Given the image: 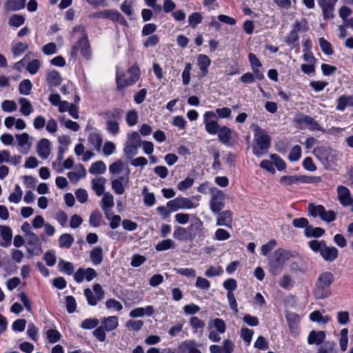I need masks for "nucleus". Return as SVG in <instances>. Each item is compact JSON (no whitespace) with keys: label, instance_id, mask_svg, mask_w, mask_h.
Instances as JSON below:
<instances>
[{"label":"nucleus","instance_id":"40","mask_svg":"<svg viewBox=\"0 0 353 353\" xmlns=\"http://www.w3.org/2000/svg\"><path fill=\"white\" fill-rule=\"evenodd\" d=\"M323 12V17L325 19L333 17V7L329 3L327 0H323L320 3Z\"/></svg>","mask_w":353,"mask_h":353},{"label":"nucleus","instance_id":"19","mask_svg":"<svg viewBox=\"0 0 353 353\" xmlns=\"http://www.w3.org/2000/svg\"><path fill=\"white\" fill-rule=\"evenodd\" d=\"M173 236L174 239L181 241H185L188 240L193 239L188 228H183L179 226L176 228L173 233Z\"/></svg>","mask_w":353,"mask_h":353},{"label":"nucleus","instance_id":"48","mask_svg":"<svg viewBox=\"0 0 353 353\" xmlns=\"http://www.w3.org/2000/svg\"><path fill=\"white\" fill-rule=\"evenodd\" d=\"M99 323V320L96 318L86 319L81 323V327L83 329L90 330L97 327Z\"/></svg>","mask_w":353,"mask_h":353},{"label":"nucleus","instance_id":"2","mask_svg":"<svg viewBox=\"0 0 353 353\" xmlns=\"http://www.w3.org/2000/svg\"><path fill=\"white\" fill-rule=\"evenodd\" d=\"M334 281V276L331 272L321 273L316 281L313 290L314 296L317 299H326L331 295V285Z\"/></svg>","mask_w":353,"mask_h":353},{"label":"nucleus","instance_id":"47","mask_svg":"<svg viewBox=\"0 0 353 353\" xmlns=\"http://www.w3.org/2000/svg\"><path fill=\"white\" fill-rule=\"evenodd\" d=\"M59 267L61 271L64 272L68 275H71L74 272L73 264L70 262H66L63 260H61L59 263Z\"/></svg>","mask_w":353,"mask_h":353},{"label":"nucleus","instance_id":"37","mask_svg":"<svg viewBox=\"0 0 353 353\" xmlns=\"http://www.w3.org/2000/svg\"><path fill=\"white\" fill-rule=\"evenodd\" d=\"M190 324L195 332H198L199 330L202 332L205 325V322L199 319L197 316L191 317L190 320Z\"/></svg>","mask_w":353,"mask_h":353},{"label":"nucleus","instance_id":"9","mask_svg":"<svg viewBox=\"0 0 353 353\" xmlns=\"http://www.w3.org/2000/svg\"><path fill=\"white\" fill-rule=\"evenodd\" d=\"M294 121L297 125L308 128L310 130L323 131L319 123L312 117L303 114H299Z\"/></svg>","mask_w":353,"mask_h":353},{"label":"nucleus","instance_id":"28","mask_svg":"<svg viewBox=\"0 0 353 353\" xmlns=\"http://www.w3.org/2000/svg\"><path fill=\"white\" fill-rule=\"evenodd\" d=\"M74 239L73 236L68 233H65L60 236L59 239V247L61 248H70L73 244Z\"/></svg>","mask_w":353,"mask_h":353},{"label":"nucleus","instance_id":"20","mask_svg":"<svg viewBox=\"0 0 353 353\" xmlns=\"http://www.w3.org/2000/svg\"><path fill=\"white\" fill-rule=\"evenodd\" d=\"M123 110L120 108H114L112 110L106 111L103 112L101 115L103 119L107 121H118L121 118V114L123 113Z\"/></svg>","mask_w":353,"mask_h":353},{"label":"nucleus","instance_id":"44","mask_svg":"<svg viewBox=\"0 0 353 353\" xmlns=\"http://www.w3.org/2000/svg\"><path fill=\"white\" fill-rule=\"evenodd\" d=\"M174 248V243L171 239L163 240L157 244L155 248L157 251H164Z\"/></svg>","mask_w":353,"mask_h":353},{"label":"nucleus","instance_id":"54","mask_svg":"<svg viewBox=\"0 0 353 353\" xmlns=\"http://www.w3.org/2000/svg\"><path fill=\"white\" fill-rule=\"evenodd\" d=\"M23 8L19 0H8L6 4V8L8 10H19Z\"/></svg>","mask_w":353,"mask_h":353},{"label":"nucleus","instance_id":"1","mask_svg":"<svg viewBox=\"0 0 353 353\" xmlns=\"http://www.w3.org/2000/svg\"><path fill=\"white\" fill-rule=\"evenodd\" d=\"M254 131V141L252 145V152L259 157L263 155L270 146L271 139L265 130L255 124L251 125Z\"/></svg>","mask_w":353,"mask_h":353},{"label":"nucleus","instance_id":"62","mask_svg":"<svg viewBox=\"0 0 353 353\" xmlns=\"http://www.w3.org/2000/svg\"><path fill=\"white\" fill-rule=\"evenodd\" d=\"M41 67V63L38 59H33L27 65V70L31 74H36Z\"/></svg>","mask_w":353,"mask_h":353},{"label":"nucleus","instance_id":"7","mask_svg":"<svg viewBox=\"0 0 353 353\" xmlns=\"http://www.w3.org/2000/svg\"><path fill=\"white\" fill-rule=\"evenodd\" d=\"M131 74L130 77L127 80H122V77L119 73L117 74V83L119 89L123 88L126 86L136 83L139 79V69L137 66L133 65L129 69Z\"/></svg>","mask_w":353,"mask_h":353},{"label":"nucleus","instance_id":"12","mask_svg":"<svg viewBox=\"0 0 353 353\" xmlns=\"http://www.w3.org/2000/svg\"><path fill=\"white\" fill-rule=\"evenodd\" d=\"M16 139L19 146L21 148L20 152L22 154H27L30 150L32 143L30 141V136L28 133L24 132L21 134H16Z\"/></svg>","mask_w":353,"mask_h":353},{"label":"nucleus","instance_id":"10","mask_svg":"<svg viewBox=\"0 0 353 353\" xmlns=\"http://www.w3.org/2000/svg\"><path fill=\"white\" fill-rule=\"evenodd\" d=\"M232 213L230 210L219 212L216 217V225L232 228Z\"/></svg>","mask_w":353,"mask_h":353},{"label":"nucleus","instance_id":"51","mask_svg":"<svg viewBox=\"0 0 353 353\" xmlns=\"http://www.w3.org/2000/svg\"><path fill=\"white\" fill-rule=\"evenodd\" d=\"M25 22V18L19 14H14L9 19V25L14 27H19Z\"/></svg>","mask_w":353,"mask_h":353},{"label":"nucleus","instance_id":"35","mask_svg":"<svg viewBox=\"0 0 353 353\" xmlns=\"http://www.w3.org/2000/svg\"><path fill=\"white\" fill-rule=\"evenodd\" d=\"M280 181L284 185H292L294 184L301 183V176H283L281 178Z\"/></svg>","mask_w":353,"mask_h":353},{"label":"nucleus","instance_id":"14","mask_svg":"<svg viewBox=\"0 0 353 353\" xmlns=\"http://www.w3.org/2000/svg\"><path fill=\"white\" fill-rule=\"evenodd\" d=\"M77 45L82 56L86 59H90L92 55V51L88 36L84 35L77 41Z\"/></svg>","mask_w":353,"mask_h":353},{"label":"nucleus","instance_id":"34","mask_svg":"<svg viewBox=\"0 0 353 353\" xmlns=\"http://www.w3.org/2000/svg\"><path fill=\"white\" fill-rule=\"evenodd\" d=\"M32 88V84L29 79H24L19 83V91L21 94L28 95Z\"/></svg>","mask_w":353,"mask_h":353},{"label":"nucleus","instance_id":"5","mask_svg":"<svg viewBox=\"0 0 353 353\" xmlns=\"http://www.w3.org/2000/svg\"><path fill=\"white\" fill-rule=\"evenodd\" d=\"M210 208L213 213L217 214L225 206V194L223 191L214 187L210 189Z\"/></svg>","mask_w":353,"mask_h":353},{"label":"nucleus","instance_id":"58","mask_svg":"<svg viewBox=\"0 0 353 353\" xmlns=\"http://www.w3.org/2000/svg\"><path fill=\"white\" fill-rule=\"evenodd\" d=\"M124 185L125 184H123L122 181H120V180L114 179L111 182L112 188L117 194H122L124 193Z\"/></svg>","mask_w":353,"mask_h":353},{"label":"nucleus","instance_id":"16","mask_svg":"<svg viewBox=\"0 0 353 353\" xmlns=\"http://www.w3.org/2000/svg\"><path fill=\"white\" fill-rule=\"evenodd\" d=\"M37 150L39 156L43 159H47L50 154V143L47 139H41L37 144Z\"/></svg>","mask_w":353,"mask_h":353},{"label":"nucleus","instance_id":"23","mask_svg":"<svg viewBox=\"0 0 353 353\" xmlns=\"http://www.w3.org/2000/svg\"><path fill=\"white\" fill-rule=\"evenodd\" d=\"M217 133L219 141L225 145H229L232 138V130L226 126H223Z\"/></svg>","mask_w":353,"mask_h":353},{"label":"nucleus","instance_id":"29","mask_svg":"<svg viewBox=\"0 0 353 353\" xmlns=\"http://www.w3.org/2000/svg\"><path fill=\"white\" fill-rule=\"evenodd\" d=\"M88 142L98 151L100 150L102 144V137L99 133L92 132L88 136Z\"/></svg>","mask_w":353,"mask_h":353},{"label":"nucleus","instance_id":"4","mask_svg":"<svg viewBox=\"0 0 353 353\" xmlns=\"http://www.w3.org/2000/svg\"><path fill=\"white\" fill-rule=\"evenodd\" d=\"M308 244L310 249L314 252L319 253L325 261L333 262L338 257V250L335 247L327 246L323 240H312Z\"/></svg>","mask_w":353,"mask_h":353},{"label":"nucleus","instance_id":"53","mask_svg":"<svg viewBox=\"0 0 353 353\" xmlns=\"http://www.w3.org/2000/svg\"><path fill=\"white\" fill-rule=\"evenodd\" d=\"M138 121V115L134 110H131L126 114V122L129 126H133Z\"/></svg>","mask_w":353,"mask_h":353},{"label":"nucleus","instance_id":"42","mask_svg":"<svg viewBox=\"0 0 353 353\" xmlns=\"http://www.w3.org/2000/svg\"><path fill=\"white\" fill-rule=\"evenodd\" d=\"M206 131L211 134H215L221 128L219 124L216 121H210L204 122Z\"/></svg>","mask_w":353,"mask_h":353},{"label":"nucleus","instance_id":"50","mask_svg":"<svg viewBox=\"0 0 353 353\" xmlns=\"http://www.w3.org/2000/svg\"><path fill=\"white\" fill-rule=\"evenodd\" d=\"M1 108L4 112H11L17 109V105L14 101L5 100L1 103Z\"/></svg>","mask_w":353,"mask_h":353},{"label":"nucleus","instance_id":"8","mask_svg":"<svg viewBox=\"0 0 353 353\" xmlns=\"http://www.w3.org/2000/svg\"><path fill=\"white\" fill-rule=\"evenodd\" d=\"M27 241L26 249L28 252L32 255H40L43 250L41 243L36 234H30L26 237Z\"/></svg>","mask_w":353,"mask_h":353},{"label":"nucleus","instance_id":"3","mask_svg":"<svg viewBox=\"0 0 353 353\" xmlns=\"http://www.w3.org/2000/svg\"><path fill=\"white\" fill-rule=\"evenodd\" d=\"M292 253L287 250L279 248L269 259V271L274 275L279 274L285 263L292 257Z\"/></svg>","mask_w":353,"mask_h":353},{"label":"nucleus","instance_id":"49","mask_svg":"<svg viewBox=\"0 0 353 353\" xmlns=\"http://www.w3.org/2000/svg\"><path fill=\"white\" fill-rule=\"evenodd\" d=\"M348 330L346 328L343 329L341 331V339H340V347L342 351H345L347 347L348 343Z\"/></svg>","mask_w":353,"mask_h":353},{"label":"nucleus","instance_id":"13","mask_svg":"<svg viewBox=\"0 0 353 353\" xmlns=\"http://www.w3.org/2000/svg\"><path fill=\"white\" fill-rule=\"evenodd\" d=\"M191 234L192 238L194 239L197 234L204 232L205 228L203 221L198 217L194 216L191 219L190 226L188 227Z\"/></svg>","mask_w":353,"mask_h":353},{"label":"nucleus","instance_id":"11","mask_svg":"<svg viewBox=\"0 0 353 353\" xmlns=\"http://www.w3.org/2000/svg\"><path fill=\"white\" fill-rule=\"evenodd\" d=\"M0 245L7 248L11 245L12 239V229L7 225H0Z\"/></svg>","mask_w":353,"mask_h":353},{"label":"nucleus","instance_id":"21","mask_svg":"<svg viewBox=\"0 0 353 353\" xmlns=\"http://www.w3.org/2000/svg\"><path fill=\"white\" fill-rule=\"evenodd\" d=\"M325 338V333L323 331L316 332L312 330L310 332L307 342L309 344L321 345Z\"/></svg>","mask_w":353,"mask_h":353},{"label":"nucleus","instance_id":"31","mask_svg":"<svg viewBox=\"0 0 353 353\" xmlns=\"http://www.w3.org/2000/svg\"><path fill=\"white\" fill-rule=\"evenodd\" d=\"M105 170L106 165L101 161H98L93 163L89 169L90 173L92 174H103L105 172Z\"/></svg>","mask_w":353,"mask_h":353},{"label":"nucleus","instance_id":"18","mask_svg":"<svg viewBox=\"0 0 353 353\" xmlns=\"http://www.w3.org/2000/svg\"><path fill=\"white\" fill-rule=\"evenodd\" d=\"M197 64L201 71V76L205 77L208 73V68L211 64L210 59L205 54H199L197 57Z\"/></svg>","mask_w":353,"mask_h":353},{"label":"nucleus","instance_id":"41","mask_svg":"<svg viewBox=\"0 0 353 353\" xmlns=\"http://www.w3.org/2000/svg\"><path fill=\"white\" fill-rule=\"evenodd\" d=\"M28 48V45L25 43L18 42L12 47V52L14 57L19 56Z\"/></svg>","mask_w":353,"mask_h":353},{"label":"nucleus","instance_id":"63","mask_svg":"<svg viewBox=\"0 0 353 353\" xmlns=\"http://www.w3.org/2000/svg\"><path fill=\"white\" fill-rule=\"evenodd\" d=\"M84 295L89 305L94 306L97 304L98 299L94 296L92 291L90 288H88L84 290Z\"/></svg>","mask_w":353,"mask_h":353},{"label":"nucleus","instance_id":"55","mask_svg":"<svg viewBox=\"0 0 353 353\" xmlns=\"http://www.w3.org/2000/svg\"><path fill=\"white\" fill-rule=\"evenodd\" d=\"M350 99H353V97L341 96L339 97L337 100L336 109L338 110L343 111L346 108Z\"/></svg>","mask_w":353,"mask_h":353},{"label":"nucleus","instance_id":"46","mask_svg":"<svg viewBox=\"0 0 353 353\" xmlns=\"http://www.w3.org/2000/svg\"><path fill=\"white\" fill-rule=\"evenodd\" d=\"M120 8L127 16H132L133 14L132 0H125Z\"/></svg>","mask_w":353,"mask_h":353},{"label":"nucleus","instance_id":"33","mask_svg":"<svg viewBox=\"0 0 353 353\" xmlns=\"http://www.w3.org/2000/svg\"><path fill=\"white\" fill-rule=\"evenodd\" d=\"M48 82L54 86H58L61 83V77L57 71L53 70L48 73L47 77Z\"/></svg>","mask_w":353,"mask_h":353},{"label":"nucleus","instance_id":"15","mask_svg":"<svg viewBox=\"0 0 353 353\" xmlns=\"http://www.w3.org/2000/svg\"><path fill=\"white\" fill-rule=\"evenodd\" d=\"M337 192L341 204L343 206L350 205L352 199L350 190L343 185H339L337 188Z\"/></svg>","mask_w":353,"mask_h":353},{"label":"nucleus","instance_id":"38","mask_svg":"<svg viewBox=\"0 0 353 353\" xmlns=\"http://www.w3.org/2000/svg\"><path fill=\"white\" fill-rule=\"evenodd\" d=\"M139 145L126 143L123 152L128 159H131L137 153Z\"/></svg>","mask_w":353,"mask_h":353},{"label":"nucleus","instance_id":"17","mask_svg":"<svg viewBox=\"0 0 353 353\" xmlns=\"http://www.w3.org/2000/svg\"><path fill=\"white\" fill-rule=\"evenodd\" d=\"M286 320L290 332L292 334H296L298 332V324L300 321V316L296 313L288 312L286 314Z\"/></svg>","mask_w":353,"mask_h":353},{"label":"nucleus","instance_id":"59","mask_svg":"<svg viewBox=\"0 0 353 353\" xmlns=\"http://www.w3.org/2000/svg\"><path fill=\"white\" fill-rule=\"evenodd\" d=\"M174 271L184 276L192 278L196 276V271L192 268H174Z\"/></svg>","mask_w":353,"mask_h":353},{"label":"nucleus","instance_id":"52","mask_svg":"<svg viewBox=\"0 0 353 353\" xmlns=\"http://www.w3.org/2000/svg\"><path fill=\"white\" fill-rule=\"evenodd\" d=\"M270 159L279 170H283L286 168L285 163L279 155L276 154H271Z\"/></svg>","mask_w":353,"mask_h":353},{"label":"nucleus","instance_id":"57","mask_svg":"<svg viewBox=\"0 0 353 353\" xmlns=\"http://www.w3.org/2000/svg\"><path fill=\"white\" fill-rule=\"evenodd\" d=\"M191 69L192 64L190 63H187L182 73L183 83L185 85H187L190 83Z\"/></svg>","mask_w":353,"mask_h":353},{"label":"nucleus","instance_id":"6","mask_svg":"<svg viewBox=\"0 0 353 353\" xmlns=\"http://www.w3.org/2000/svg\"><path fill=\"white\" fill-rule=\"evenodd\" d=\"M198 205V203H193L190 199L182 196L176 197L167 203V207L172 212H176L181 209L188 210L196 208Z\"/></svg>","mask_w":353,"mask_h":353},{"label":"nucleus","instance_id":"56","mask_svg":"<svg viewBox=\"0 0 353 353\" xmlns=\"http://www.w3.org/2000/svg\"><path fill=\"white\" fill-rule=\"evenodd\" d=\"M301 155V148L299 145H296L292 148L288 156V159L292 161H296L300 159Z\"/></svg>","mask_w":353,"mask_h":353},{"label":"nucleus","instance_id":"24","mask_svg":"<svg viewBox=\"0 0 353 353\" xmlns=\"http://www.w3.org/2000/svg\"><path fill=\"white\" fill-rule=\"evenodd\" d=\"M90 257L94 265L101 264L103 259V249L101 247H95L90 251Z\"/></svg>","mask_w":353,"mask_h":353},{"label":"nucleus","instance_id":"64","mask_svg":"<svg viewBox=\"0 0 353 353\" xmlns=\"http://www.w3.org/2000/svg\"><path fill=\"white\" fill-rule=\"evenodd\" d=\"M46 334L48 341L51 343H56L61 337L60 333L57 330L53 329L49 330Z\"/></svg>","mask_w":353,"mask_h":353},{"label":"nucleus","instance_id":"43","mask_svg":"<svg viewBox=\"0 0 353 353\" xmlns=\"http://www.w3.org/2000/svg\"><path fill=\"white\" fill-rule=\"evenodd\" d=\"M335 343L333 341H324L319 348L317 353H332Z\"/></svg>","mask_w":353,"mask_h":353},{"label":"nucleus","instance_id":"45","mask_svg":"<svg viewBox=\"0 0 353 353\" xmlns=\"http://www.w3.org/2000/svg\"><path fill=\"white\" fill-rule=\"evenodd\" d=\"M319 45L322 50V51L327 55H331L333 54L334 50L332 49L331 43L325 40L324 38L321 37L319 39Z\"/></svg>","mask_w":353,"mask_h":353},{"label":"nucleus","instance_id":"39","mask_svg":"<svg viewBox=\"0 0 353 353\" xmlns=\"http://www.w3.org/2000/svg\"><path fill=\"white\" fill-rule=\"evenodd\" d=\"M114 206V197L109 192H105L102 199L101 207L104 208H112Z\"/></svg>","mask_w":353,"mask_h":353},{"label":"nucleus","instance_id":"22","mask_svg":"<svg viewBox=\"0 0 353 353\" xmlns=\"http://www.w3.org/2000/svg\"><path fill=\"white\" fill-rule=\"evenodd\" d=\"M118 317L116 316H111L109 317H104L101 323L103 324V327L107 332H110L115 330L118 326Z\"/></svg>","mask_w":353,"mask_h":353},{"label":"nucleus","instance_id":"60","mask_svg":"<svg viewBox=\"0 0 353 353\" xmlns=\"http://www.w3.org/2000/svg\"><path fill=\"white\" fill-rule=\"evenodd\" d=\"M202 16L199 12H194L188 17V22L190 26L194 28L202 21Z\"/></svg>","mask_w":353,"mask_h":353},{"label":"nucleus","instance_id":"36","mask_svg":"<svg viewBox=\"0 0 353 353\" xmlns=\"http://www.w3.org/2000/svg\"><path fill=\"white\" fill-rule=\"evenodd\" d=\"M102 219H103L102 214L99 211H98V210L94 211L93 212H92V214L90 216V219H89L90 225L94 228L99 227L101 223Z\"/></svg>","mask_w":353,"mask_h":353},{"label":"nucleus","instance_id":"27","mask_svg":"<svg viewBox=\"0 0 353 353\" xmlns=\"http://www.w3.org/2000/svg\"><path fill=\"white\" fill-rule=\"evenodd\" d=\"M325 230L320 227L314 228L312 225H309L304 231V234L307 237L318 238L323 235Z\"/></svg>","mask_w":353,"mask_h":353},{"label":"nucleus","instance_id":"61","mask_svg":"<svg viewBox=\"0 0 353 353\" xmlns=\"http://www.w3.org/2000/svg\"><path fill=\"white\" fill-rule=\"evenodd\" d=\"M123 163L121 160H117L109 166L110 172L116 174L121 172Z\"/></svg>","mask_w":353,"mask_h":353},{"label":"nucleus","instance_id":"30","mask_svg":"<svg viewBox=\"0 0 353 353\" xmlns=\"http://www.w3.org/2000/svg\"><path fill=\"white\" fill-rule=\"evenodd\" d=\"M324 208V206L322 205H315L314 203H310L307 206V212L309 215L314 218L317 216L321 218Z\"/></svg>","mask_w":353,"mask_h":353},{"label":"nucleus","instance_id":"32","mask_svg":"<svg viewBox=\"0 0 353 353\" xmlns=\"http://www.w3.org/2000/svg\"><path fill=\"white\" fill-rule=\"evenodd\" d=\"M208 326L209 327H212L213 326L220 334L224 333L226 330V325L225 322L223 321V320L219 318H216L210 321Z\"/></svg>","mask_w":353,"mask_h":353},{"label":"nucleus","instance_id":"26","mask_svg":"<svg viewBox=\"0 0 353 353\" xmlns=\"http://www.w3.org/2000/svg\"><path fill=\"white\" fill-rule=\"evenodd\" d=\"M106 182V180L103 177H100L98 179H94L92 181V189L96 192L98 196H101L104 194V185Z\"/></svg>","mask_w":353,"mask_h":353},{"label":"nucleus","instance_id":"25","mask_svg":"<svg viewBox=\"0 0 353 353\" xmlns=\"http://www.w3.org/2000/svg\"><path fill=\"white\" fill-rule=\"evenodd\" d=\"M19 103L21 106L20 112L23 115L28 116L33 112V107L28 99L21 97L19 99Z\"/></svg>","mask_w":353,"mask_h":353}]
</instances>
